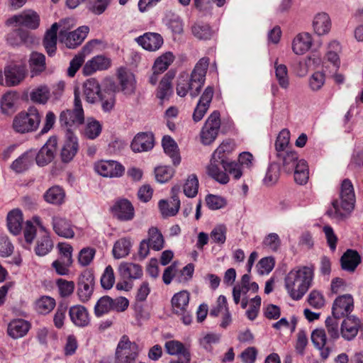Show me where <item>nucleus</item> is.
<instances>
[{
    "instance_id": "58836bf2",
    "label": "nucleus",
    "mask_w": 363,
    "mask_h": 363,
    "mask_svg": "<svg viewBox=\"0 0 363 363\" xmlns=\"http://www.w3.org/2000/svg\"><path fill=\"white\" fill-rule=\"evenodd\" d=\"M281 162L284 170L287 173H291L298 163V155L295 151L289 150L282 152L280 156H277Z\"/></svg>"
},
{
    "instance_id": "a18cd8bd",
    "label": "nucleus",
    "mask_w": 363,
    "mask_h": 363,
    "mask_svg": "<svg viewBox=\"0 0 363 363\" xmlns=\"http://www.w3.org/2000/svg\"><path fill=\"white\" fill-rule=\"evenodd\" d=\"M53 248V242L48 235L40 237L36 242L35 252L42 257L48 255Z\"/></svg>"
},
{
    "instance_id": "7c9ffc66",
    "label": "nucleus",
    "mask_w": 363,
    "mask_h": 363,
    "mask_svg": "<svg viewBox=\"0 0 363 363\" xmlns=\"http://www.w3.org/2000/svg\"><path fill=\"white\" fill-rule=\"evenodd\" d=\"M312 45V37L308 33L298 34L292 42V50L296 55H303Z\"/></svg>"
},
{
    "instance_id": "473e14b6",
    "label": "nucleus",
    "mask_w": 363,
    "mask_h": 363,
    "mask_svg": "<svg viewBox=\"0 0 363 363\" xmlns=\"http://www.w3.org/2000/svg\"><path fill=\"white\" fill-rule=\"evenodd\" d=\"M360 262V255L353 250H347L340 258L342 269L350 272H354Z\"/></svg>"
},
{
    "instance_id": "6e6d98bb",
    "label": "nucleus",
    "mask_w": 363,
    "mask_h": 363,
    "mask_svg": "<svg viewBox=\"0 0 363 363\" xmlns=\"http://www.w3.org/2000/svg\"><path fill=\"white\" fill-rule=\"evenodd\" d=\"M289 131L286 130H282L278 135L275 141V150L277 152V156H280L282 152L287 151L286 148L289 145Z\"/></svg>"
},
{
    "instance_id": "f8f14e48",
    "label": "nucleus",
    "mask_w": 363,
    "mask_h": 363,
    "mask_svg": "<svg viewBox=\"0 0 363 363\" xmlns=\"http://www.w3.org/2000/svg\"><path fill=\"white\" fill-rule=\"evenodd\" d=\"M354 309V298L351 294L338 296L333 301V315L337 318L347 316Z\"/></svg>"
},
{
    "instance_id": "0e129e2a",
    "label": "nucleus",
    "mask_w": 363,
    "mask_h": 363,
    "mask_svg": "<svg viewBox=\"0 0 363 363\" xmlns=\"http://www.w3.org/2000/svg\"><path fill=\"white\" fill-rule=\"evenodd\" d=\"M164 347L167 352L170 355H182L185 352H189L182 342L177 340L166 342Z\"/></svg>"
},
{
    "instance_id": "4c0bfd02",
    "label": "nucleus",
    "mask_w": 363,
    "mask_h": 363,
    "mask_svg": "<svg viewBox=\"0 0 363 363\" xmlns=\"http://www.w3.org/2000/svg\"><path fill=\"white\" fill-rule=\"evenodd\" d=\"M23 215L20 210L14 209L7 216V225L9 231L13 235L20 233L22 229Z\"/></svg>"
},
{
    "instance_id": "37998d69",
    "label": "nucleus",
    "mask_w": 363,
    "mask_h": 363,
    "mask_svg": "<svg viewBox=\"0 0 363 363\" xmlns=\"http://www.w3.org/2000/svg\"><path fill=\"white\" fill-rule=\"evenodd\" d=\"M101 123L93 118H88L83 131L84 135L90 139L96 138L101 133Z\"/></svg>"
},
{
    "instance_id": "e2e57ef3",
    "label": "nucleus",
    "mask_w": 363,
    "mask_h": 363,
    "mask_svg": "<svg viewBox=\"0 0 363 363\" xmlns=\"http://www.w3.org/2000/svg\"><path fill=\"white\" fill-rule=\"evenodd\" d=\"M233 148L234 144L231 141H223L213 152L212 155L223 160H229L227 156L233 150Z\"/></svg>"
},
{
    "instance_id": "13d9d810",
    "label": "nucleus",
    "mask_w": 363,
    "mask_h": 363,
    "mask_svg": "<svg viewBox=\"0 0 363 363\" xmlns=\"http://www.w3.org/2000/svg\"><path fill=\"white\" fill-rule=\"evenodd\" d=\"M192 34L199 40H208L212 36L213 32L210 26L203 23H195L191 27Z\"/></svg>"
},
{
    "instance_id": "9d476101",
    "label": "nucleus",
    "mask_w": 363,
    "mask_h": 363,
    "mask_svg": "<svg viewBox=\"0 0 363 363\" xmlns=\"http://www.w3.org/2000/svg\"><path fill=\"white\" fill-rule=\"evenodd\" d=\"M220 128V113L214 111L208 117L201 132V139L203 145H210L218 136Z\"/></svg>"
},
{
    "instance_id": "b1692460",
    "label": "nucleus",
    "mask_w": 363,
    "mask_h": 363,
    "mask_svg": "<svg viewBox=\"0 0 363 363\" xmlns=\"http://www.w3.org/2000/svg\"><path fill=\"white\" fill-rule=\"evenodd\" d=\"M69 315L72 322L77 327H86L90 323L89 312L82 305L71 306L69 309Z\"/></svg>"
},
{
    "instance_id": "09e8293b",
    "label": "nucleus",
    "mask_w": 363,
    "mask_h": 363,
    "mask_svg": "<svg viewBox=\"0 0 363 363\" xmlns=\"http://www.w3.org/2000/svg\"><path fill=\"white\" fill-rule=\"evenodd\" d=\"M112 298L108 296L101 297L94 306V315L99 318L112 311Z\"/></svg>"
},
{
    "instance_id": "f704fd0d",
    "label": "nucleus",
    "mask_w": 363,
    "mask_h": 363,
    "mask_svg": "<svg viewBox=\"0 0 363 363\" xmlns=\"http://www.w3.org/2000/svg\"><path fill=\"white\" fill-rule=\"evenodd\" d=\"M174 77V73L169 71L164 76L160 82L157 92V97L160 99L162 102L165 100H168L172 94L173 91L171 82Z\"/></svg>"
},
{
    "instance_id": "4be33fe9",
    "label": "nucleus",
    "mask_w": 363,
    "mask_h": 363,
    "mask_svg": "<svg viewBox=\"0 0 363 363\" xmlns=\"http://www.w3.org/2000/svg\"><path fill=\"white\" fill-rule=\"evenodd\" d=\"M35 152L29 150L18 158H16L10 165V169L16 174H22L30 169L33 164Z\"/></svg>"
},
{
    "instance_id": "de8ad7c7",
    "label": "nucleus",
    "mask_w": 363,
    "mask_h": 363,
    "mask_svg": "<svg viewBox=\"0 0 363 363\" xmlns=\"http://www.w3.org/2000/svg\"><path fill=\"white\" fill-rule=\"evenodd\" d=\"M275 76L281 88L287 89L289 87V77L288 74V69L285 65H278L275 62L274 65Z\"/></svg>"
},
{
    "instance_id": "cd10ccee",
    "label": "nucleus",
    "mask_w": 363,
    "mask_h": 363,
    "mask_svg": "<svg viewBox=\"0 0 363 363\" xmlns=\"http://www.w3.org/2000/svg\"><path fill=\"white\" fill-rule=\"evenodd\" d=\"M6 84L8 86L18 85L26 76V69L23 66H8L4 69Z\"/></svg>"
},
{
    "instance_id": "2f4dec72",
    "label": "nucleus",
    "mask_w": 363,
    "mask_h": 363,
    "mask_svg": "<svg viewBox=\"0 0 363 363\" xmlns=\"http://www.w3.org/2000/svg\"><path fill=\"white\" fill-rule=\"evenodd\" d=\"M84 94L88 103L94 104L103 94L101 91L99 82L90 78L84 83Z\"/></svg>"
},
{
    "instance_id": "bf43d9fd",
    "label": "nucleus",
    "mask_w": 363,
    "mask_h": 363,
    "mask_svg": "<svg viewBox=\"0 0 363 363\" xmlns=\"http://www.w3.org/2000/svg\"><path fill=\"white\" fill-rule=\"evenodd\" d=\"M198 189L199 180L196 175L191 174L184 185V193L187 197L194 198L197 195Z\"/></svg>"
},
{
    "instance_id": "1a4fd4ad",
    "label": "nucleus",
    "mask_w": 363,
    "mask_h": 363,
    "mask_svg": "<svg viewBox=\"0 0 363 363\" xmlns=\"http://www.w3.org/2000/svg\"><path fill=\"white\" fill-rule=\"evenodd\" d=\"M95 277L89 269L84 270L78 277L77 294L80 301L86 303L89 301L94 293Z\"/></svg>"
},
{
    "instance_id": "a211bd4d",
    "label": "nucleus",
    "mask_w": 363,
    "mask_h": 363,
    "mask_svg": "<svg viewBox=\"0 0 363 363\" xmlns=\"http://www.w3.org/2000/svg\"><path fill=\"white\" fill-rule=\"evenodd\" d=\"M213 96V87L207 86L201 96L197 106L194 109L193 113V119L195 122L200 121L203 118L210 107V104L212 101Z\"/></svg>"
},
{
    "instance_id": "5fc2aeb1",
    "label": "nucleus",
    "mask_w": 363,
    "mask_h": 363,
    "mask_svg": "<svg viewBox=\"0 0 363 363\" xmlns=\"http://www.w3.org/2000/svg\"><path fill=\"white\" fill-rule=\"evenodd\" d=\"M46 201L53 204H61L63 202L65 193L59 186L49 189L44 195Z\"/></svg>"
},
{
    "instance_id": "dca6fc26",
    "label": "nucleus",
    "mask_w": 363,
    "mask_h": 363,
    "mask_svg": "<svg viewBox=\"0 0 363 363\" xmlns=\"http://www.w3.org/2000/svg\"><path fill=\"white\" fill-rule=\"evenodd\" d=\"M155 145L154 135L152 133L141 132L133 139L130 147L134 152H147L152 150Z\"/></svg>"
},
{
    "instance_id": "c756f323",
    "label": "nucleus",
    "mask_w": 363,
    "mask_h": 363,
    "mask_svg": "<svg viewBox=\"0 0 363 363\" xmlns=\"http://www.w3.org/2000/svg\"><path fill=\"white\" fill-rule=\"evenodd\" d=\"M59 27L60 24L55 23L45 33L43 39V45L49 56H52L55 54L57 50V30Z\"/></svg>"
},
{
    "instance_id": "7ed1b4c3",
    "label": "nucleus",
    "mask_w": 363,
    "mask_h": 363,
    "mask_svg": "<svg viewBox=\"0 0 363 363\" xmlns=\"http://www.w3.org/2000/svg\"><path fill=\"white\" fill-rule=\"evenodd\" d=\"M354 202L355 195L352 182L345 179L340 186V201L335 200L332 203L333 208L327 213L332 218H342L353 210Z\"/></svg>"
},
{
    "instance_id": "0eeeda50",
    "label": "nucleus",
    "mask_w": 363,
    "mask_h": 363,
    "mask_svg": "<svg viewBox=\"0 0 363 363\" xmlns=\"http://www.w3.org/2000/svg\"><path fill=\"white\" fill-rule=\"evenodd\" d=\"M138 353V345L124 335L120 339L116 347V363H135Z\"/></svg>"
},
{
    "instance_id": "c03bdc74",
    "label": "nucleus",
    "mask_w": 363,
    "mask_h": 363,
    "mask_svg": "<svg viewBox=\"0 0 363 363\" xmlns=\"http://www.w3.org/2000/svg\"><path fill=\"white\" fill-rule=\"evenodd\" d=\"M16 99L17 97L15 93L9 91L5 94L1 101V113L8 116L13 114L16 110L15 106Z\"/></svg>"
},
{
    "instance_id": "4468645a",
    "label": "nucleus",
    "mask_w": 363,
    "mask_h": 363,
    "mask_svg": "<svg viewBox=\"0 0 363 363\" xmlns=\"http://www.w3.org/2000/svg\"><path fill=\"white\" fill-rule=\"evenodd\" d=\"M95 170L104 177H119L124 172V167L113 160L101 161L95 164Z\"/></svg>"
},
{
    "instance_id": "338daca9",
    "label": "nucleus",
    "mask_w": 363,
    "mask_h": 363,
    "mask_svg": "<svg viewBox=\"0 0 363 363\" xmlns=\"http://www.w3.org/2000/svg\"><path fill=\"white\" fill-rule=\"evenodd\" d=\"M262 244L264 247L277 252L281 246V240L277 233H271L264 238Z\"/></svg>"
},
{
    "instance_id": "f03ea898",
    "label": "nucleus",
    "mask_w": 363,
    "mask_h": 363,
    "mask_svg": "<svg viewBox=\"0 0 363 363\" xmlns=\"http://www.w3.org/2000/svg\"><path fill=\"white\" fill-rule=\"evenodd\" d=\"M313 267H301L290 271L285 277V287L294 300L301 299L311 286Z\"/></svg>"
},
{
    "instance_id": "423d86ee",
    "label": "nucleus",
    "mask_w": 363,
    "mask_h": 363,
    "mask_svg": "<svg viewBox=\"0 0 363 363\" xmlns=\"http://www.w3.org/2000/svg\"><path fill=\"white\" fill-rule=\"evenodd\" d=\"M74 108L67 109L60 115V122L62 125L68 128L77 127L84 121V114L78 89H74Z\"/></svg>"
},
{
    "instance_id": "412c9836",
    "label": "nucleus",
    "mask_w": 363,
    "mask_h": 363,
    "mask_svg": "<svg viewBox=\"0 0 363 363\" xmlns=\"http://www.w3.org/2000/svg\"><path fill=\"white\" fill-rule=\"evenodd\" d=\"M361 326V321L357 317L347 316L342 323L340 334L346 340H353L357 335Z\"/></svg>"
},
{
    "instance_id": "a19ab883",
    "label": "nucleus",
    "mask_w": 363,
    "mask_h": 363,
    "mask_svg": "<svg viewBox=\"0 0 363 363\" xmlns=\"http://www.w3.org/2000/svg\"><path fill=\"white\" fill-rule=\"evenodd\" d=\"M29 65L33 74H38L45 69V57L43 54L33 52L30 54Z\"/></svg>"
},
{
    "instance_id": "49530a36",
    "label": "nucleus",
    "mask_w": 363,
    "mask_h": 363,
    "mask_svg": "<svg viewBox=\"0 0 363 363\" xmlns=\"http://www.w3.org/2000/svg\"><path fill=\"white\" fill-rule=\"evenodd\" d=\"M294 180L298 184H305L309 177V170L306 162L304 160H300L294 169Z\"/></svg>"
},
{
    "instance_id": "5701e85b",
    "label": "nucleus",
    "mask_w": 363,
    "mask_h": 363,
    "mask_svg": "<svg viewBox=\"0 0 363 363\" xmlns=\"http://www.w3.org/2000/svg\"><path fill=\"white\" fill-rule=\"evenodd\" d=\"M111 61L104 55H97L87 61L83 67L85 75H90L96 71L106 70L111 67Z\"/></svg>"
},
{
    "instance_id": "39448f33",
    "label": "nucleus",
    "mask_w": 363,
    "mask_h": 363,
    "mask_svg": "<svg viewBox=\"0 0 363 363\" xmlns=\"http://www.w3.org/2000/svg\"><path fill=\"white\" fill-rule=\"evenodd\" d=\"M41 116L35 107H30L26 112L18 113L13 121V130L19 133L35 131L38 128Z\"/></svg>"
},
{
    "instance_id": "9b49d317",
    "label": "nucleus",
    "mask_w": 363,
    "mask_h": 363,
    "mask_svg": "<svg viewBox=\"0 0 363 363\" xmlns=\"http://www.w3.org/2000/svg\"><path fill=\"white\" fill-rule=\"evenodd\" d=\"M57 139L55 136L50 137L43 146L35 152V162L39 167H44L50 164L55 158L57 151Z\"/></svg>"
},
{
    "instance_id": "ddd939ff",
    "label": "nucleus",
    "mask_w": 363,
    "mask_h": 363,
    "mask_svg": "<svg viewBox=\"0 0 363 363\" xmlns=\"http://www.w3.org/2000/svg\"><path fill=\"white\" fill-rule=\"evenodd\" d=\"M111 213L121 221H129L133 219L135 210L132 203L125 199L116 201L111 208Z\"/></svg>"
},
{
    "instance_id": "72a5a7b5",
    "label": "nucleus",
    "mask_w": 363,
    "mask_h": 363,
    "mask_svg": "<svg viewBox=\"0 0 363 363\" xmlns=\"http://www.w3.org/2000/svg\"><path fill=\"white\" fill-rule=\"evenodd\" d=\"M53 230L60 237L69 239L74 236V232L70 223L65 218L55 217L52 218Z\"/></svg>"
},
{
    "instance_id": "8fccbe9b",
    "label": "nucleus",
    "mask_w": 363,
    "mask_h": 363,
    "mask_svg": "<svg viewBox=\"0 0 363 363\" xmlns=\"http://www.w3.org/2000/svg\"><path fill=\"white\" fill-rule=\"evenodd\" d=\"M340 50V44L337 41H333L329 44L328 50L325 55L327 60L331 62L335 69H337L340 64L338 55Z\"/></svg>"
},
{
    "instance_id": "c85d7f7f",
    "label": "nucleus",
    "mask_w": 363,
    "mask_h": 363,
    "mask_svg": "<svg viewBox=\"0 0 363 363\" xmlns=\"http://www.w3.org/2000/svg\"><path fill=\"white\" fill-rule=\"evenodd\" d=\"M331 25L330 18L326 13H318L313 18V28L318 35L328 34L331 29Z\"/></svg>"
},
{
    "instance_id": "79ce46f5",
    "label": "nucleus",
    "mask_w": 363,
    "mask_h": 363,
    "mask_svg": "<svg viewBox=\"0 0 363 363\" xmlns=\"http://www.w3.org/2000/svg\"><path fill=\"white\" fill-rule=\"evenodd\" d=\"M147 239L151 248L155 251L161 250L164 247V238L160 231L155 227H152L147 232Z\"/></svg>"
},
{
    "instance_id": "864d4df0",
    "label": "nucleus",
    "mask_w": 363,
    "mask_h": 363,
    "mask_svg": "<svg viewBox=\"0 0 363 363\" xmlns=\"http://www.w3.org/2000/svg\"><path fill=\"white\" fill-rule=\"evenodd\" d=\"M30 99L33 101L45 104L50 97V90L45 85H40L30 92Z\"/></svg>"
},
{
    "instance_id": "f3484780",
    "label": "nucleus",
    "mask_w": 363,
    "mask_h": 363,
    "mask_svg": "<svg viewBox=\"0 0 363 363\" xmlns=\"http://www.w3.org/2000/svg\"><path fill=\"white\" fill-rule=\"evenodd\" d=\"M226 160L218 159L212 155L209 164L207 167L208 174L221 184H226L229 182V177L220 169H224V163Z\"/></svg>"
},
{
    "instance_id": "680f3d73",
    "label": "nucleus",
    "mask_w": 363,
    "mask_h": 363,
    "mask_svg": "<svg viewBox=\"0 0 363 363\" xmlns=\"http://www.w3.org/2000/svg\"><path fill=\"white\" fill-rule=\"evenodd\" d=\"M338 319H340V318L333 315L332 317H328L325 320V327L328 334L330 337L333 340H336L340 337Z\"/></svg>"
},
{
    "instance_id": "3c124183",
    "label": "nucleus",
    "mask_w": 363,
    "mask_h": 363,
    "mask_svg": "<svg viewBox=\"0 0 363 363\" xmlns=\"http://www.w3.org/2000/svg\"><path fill=\"white\" fill-rule=\"evenodd\" d=\"M174 59L172 52H166L159 57L155 62L152 70L155 72L162 73L164 72L169 66L173 62Z\"/></svg>"
},
{
    "instance_id": "f257e3e1",
    "label": "nucleus",
    "mask_w": 363,
    "mask_h": 363,
    "mask_svg": "<svg viewBox=\"0 0 363 363\" xmlns=\"http://www.w3.org/2000/svg\"><path fill=\"white\" fill-rule=\"evenodd\" d=\"M208 65L209 58L202 57L194 66L189 79L186 77L180 76L177 85V94L184 97L189 91L191 97L198 96L205 83Z\"/></svg>"
},
{
    "instance_id": "6e6552de",
    "label": "nucleus",
    "mask_w": 363,
    "mask_h": 363,
    "mask_svg": "<svg viewBox=\"0 0 363 363\" xmlns=\"http://www.w3.org/2000/svg\"><path fill=\"white\" fill-rule=\"evenodd\" d=\"M189 298V293L184 290L175 294L171 300L172 312L181 316L185 325H189L192 322V315L188 311Z\"/></svg>"
},
{
    "instance_id": "393cba45",
    "label": "nucleus",
    "mask_w": 363,
    "mask_h": 363,
    "mask_svg": "<svg viewBox=\"0 0 363 363\" xmlns=\"http://www.w3.org/2000/svg\"><path fill=\"white\" fill-rule=\"evenodd\" d=\"M30 328V324L27 320L18 318L11 320L7 327V333L13 339L24 337Z\"/></svg>"
},
{
    "instance_id": "4d7b16f0",
    "label": "nucleus",
    "mask_w": 363,
    "mask_h": 363,
    "mask_svg": "<svg viewBox=\"0 0 363 363\" xmlns=\"http://www.w3.org/2000/svg\"><path fill=\"white\" fill-rule=\"evenodd\" d=\"M280 174L279 165L276 162H272L267 170L263 182L267 186L274 184L279 179Z\"/></svg>"
},
{
    "instance_id": "bb28decb",
    "label": "nucleus",
    "mask_w": 363,
    "mask_h": 363,
    "mask_svg": "<svg viewBox=\"0 0 363 363\" xmlns=\"http://www.w3.org/2000/svg\"><path fill=\"white\" fill-rule=\"evenodd\" d=\"M138 43L149 51L158 50L163 43L162 36L156 33H147L136 39Z\"/></svg>"
},
{
    "instance_id": "a878e982",
    "label": "nucleus",
    "mask_w": 363,
    "mask_h": 363,
    "mask_svg": "<svg viewBox=\"0 0 363 363\" xmlns=\"http://www.w3.org/2000/svg\"><path fill=\"white\" fill-rule=\"evenodd\" d=\"M117 75L121 86V91L127 95L133 94L135 89L134 74L126 69L121 67L118 70Z\"/></svg>"
},
{
    "instance_id": "69168bd1",
    "label": "nucleus",
    "mask_w": 363,
    "mask_h": 363,
    "mask_svg": "<svg viewBox=\"0 0 363 363\" xmlns=\"http://www.w3.org/2000/svg\"><path fill=\"white\" fill-rule=\"evenodd\" d=\"M56 284L62 297L69 296L74 292L75 288L74 283L72 281H67L62 279H57Z\"/></svg>"
},
{
    "instance_id": "603ef678",
    "label": "nucleus",
    "mask_w": 363,
    "mask_h": 363,
    "mask_svg": "<svg viewBox=\"0 0 363 363\" xmlns=\"http://www.w3.org/2000/svg\"><path fill=\"white\" fill-rule=\"evenodd\" d=\"M56 305L55 300L48 296L40 298L35 303V308L38 313L41 314H48L55 308Z\"/></svg>"
},
{
    "instance_id": "e433bc0d",
    "label": "nucleus",
    "mask_w": 363,
    "mask_h": 363,
    "mask_svg": "<svg viewBox=\"0 0 363 363\" xmlns=\"http://www.w3.org/2000/svg\"><path fill=\"white\" fill-rule=\"evenodd\" d=\"M180 207V200L177 195L172 196V201L161 200L159 202V208L163 216H175Z\"/></svg>"
},
{
    "instance_id": "2eb2a0df",
    "label": "nucleus",
    "mask_w": 363,
    "mask_h": 363,
    "mask_svg": "<svg viewBox=\"0 0 363 363\" xmlns=\"http://www.w3.org/2000/svg\"><path fill=\"white\" fill-rule=\"evenodd\" d=\"M79 150V144L77 136L70 130L66 133V140L62 147L60 156L65 163L69 162L76 155Z\"/></svg>"
},
{
    "instance_id": "774afa93",
    "label": "nucleus",
    "mask_w": 363,
    "mask_h": 363,
    "mask_svg": "<svg viewBox=\"0 0 363 363\" xmlns=\"http://www.w3.org/2000/svg\"><path fill=\"white\" fill-rule=\"evenodd\" d=\"M308 303L314 308H321L325 305L324 296L320 291L313 290L308 296Z\"/></svg>"
},
{
    "instance_id": "6ab92c4d",
    "label": "nucleus",
    "mask_w": 363,
    "mask_h": 363,
    "mask_svg": "<svg viewBox=\"0 0 363 363\" xmlns=\"http://www.w3.org/2000/svg\"><path fill=\"white\" fill-rule=\"evenodd\" d=\"M11 24L13 23L23 26L30 29H36L40 24V17L33 11L28 10L22 12L21 14L14 16L7 21Z\"/></svg>"
},
{
    "instance_id": "052dcab7",
    "label": "nucleus",
    "mask_w": 363,
    "mask_h": 363,
    "mask_svg": "<svg viewBox=\"0 0 363 363\" xmlns=\"http://www.w3.org/2000/svg\"><path fill=\"white\" fill-rule=\"evenodd\" d=\"M101 287L104 289H111L115 283V274L111 265L107 266L100 279Z\"/></svg>"
},
{
    "instance_id": "20e7f679",
    "label": "nucleus",
    "mask_w": 363,
    "mask_h": 363,
    "mask_svg": "<svg viewBox=\"0 0 363 363\" xmlns=\"http://www.w3.org/2000/svg\"><path fill=\"white\" fill-rule=\"evenodd\" d=\"M72 22V19H65L60 22L59 40L67 48L74 49L82 44L86 38L89 28L88 26H83L72 32H68L73 26Z\"/></svg>"
},
{
    "instance_id": "c9c22d12",
    "label": "nucleus",
    "mask_w": 363,
    "mask_h": 363,
    "mask_svg": "<svg viewBox=\"0 0 363 363\" xmlns=\"http://www.w3.org/2000/svg\"><path fill=\"white\" fill-rule=\"evenodd\" d=\"M162 145L164 152L172 160L173 164L178 165L181 157L176 142L170 136L165 135L162 138Z\"/></svg>"
},
{
    "instance_id": "ea45409f",
    "label": "nucleus",
    "mask_w": 363,
    "mask_h": 363,
    "mask_svg": "<svg viewBox=\"0 0 363 363\" xmlns=\"http://www.w3.org/2000/svg\"><path fill=\"white\" fill-rule=\"evenodd\" d=\"M132 242L128 238H122L113 245L112 253L115 259H121L128 256L130 251Z\"/></svg>"
},
{
    "instance_id": "aec40b11",
    "label": "nucleus",
    "mask_w": 363,
    "mask_h": 363,
    "mask_svg": "<svg viewBox=\"0 0 363 363\" xmlns=\"http://www.w3.org/2000/svg\"><path fill=\"white\" fill-rule=\"evenodd\" d=\"M118 271L121 279L128 280L139 279L143 274L140 264L130 262H121Z\"/></svg>"
}]
</instances>
